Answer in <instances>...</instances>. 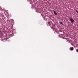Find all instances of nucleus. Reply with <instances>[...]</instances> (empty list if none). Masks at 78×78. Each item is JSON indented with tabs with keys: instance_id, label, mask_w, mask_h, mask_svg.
<instances>
[{
	"instance_id": "1",
	"label": "nucleus",
	"mask_w": 78,
	"mask_h": 78,
	"mask_svg": "<svg viewBox=\"0 0 78 78\" xmlns=\"http://www.w3.org/2000/svg\"><path fill=\"white\" fill-rule=\"evenodd\" d=\"M70 20L71 21V23H72V24H73L74 23V20L72 18H70Z\"/></svg>"
},
{
	"instance_id": "2",
	"label": "nucleus",
	"mask_w": 78,
	"mask_h": 78,
	"mask_svg": "<svg viewBox=\"0 0 78 78\" xmlns=\"http://www.w3.org/2000/svg\"><path fill=\"white\" fill-rule=\"evenodd\" d=\"M70 48V50L71 51L73 50V49H74V48L73 47H72L71 48Z\"/></svg>"
},
{
	"instance_id": "3",
	"label": "nucleus",
	"mask_w": 78,
	"mask_h": 78,
	"mask_svg": "<svg viewBox=\"0 0 78 78\" xmlns=\"http://www.w3.org/2000/svg\"><path fill=\"white\" fill-rule=\"evenodd\" d=\"M53 12H54V14L55 15H57V13L55 12V11L53 10Z\"/></svg>"
},
{
	"instance_id": "4",
	"label": "nucleus",
	"mask_w": 78,
	"mask_h": 78,
	"mask_svg": "<svg viewBox=\"0 0 78 78\" xmlns=\"http://www.w3.org/2000/svg\"><path fill=\"white\" fill-rule=\"evenodd\" d=\"M76 51L78 52V49H76Z\"/></svg>"
},
{
	"instance_id": "5",
	"label": "nucleus",
	"mask_w": 78,
	"mask_h": 78,
	"mask_svg": "<svg viewBox=\"0 0 78 78\" xmlns=\"http://www.w3.org/2000/svg\"><path fill=\"white\" fill-rule=\"evenodd\" d=\"M48 23V24H49V25H50V22H49Z\"/></svg>"
},
{
	"instance_id": "6",
	"label": "nucleus",
	"mask_w": 78,
	"mask_h": 78,
	"mask_svg": "<svg viewBox=\"0 0 78 78\" xmlns=\"http://www.w3.org/2000/svg\"><path fill=\"white\" fill-rule=\"evenodd\" d=\"M60 23H61V24H62V23L60 22Z\"/></svg>"
},
{
	"instance_id": "7",
	"label": "nucleus",
	"mask_w": 78,
	"mask_h": 78,
	"mask_svg": "<svg viewBox=\"0 0 78 78\" xmlns=\"http://www.w3.org/2000/svg\"><path fill=\"white\" fill-rule=\"evenodd\" d=\"M63 1H64V0H63Z\"/></svg>"
}]
</instances>
